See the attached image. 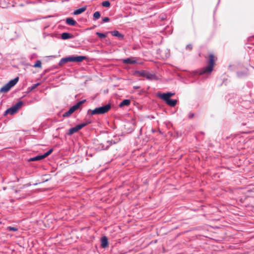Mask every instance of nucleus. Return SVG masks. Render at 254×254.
I'll return each instance as SVG.
<instances>
[{"label":"nucleus","mask_w":254,"mask_h":254,"mask_svg":"<svg viewBox=\"0 0 254 254\" xmlns=\"http://www.w3.org/2000/svg\"><path fill=\"white\" fill-rule=\"evenodd\" d=\"M40 85V83H36V84H33L32 86H31L30 88H29V89L30 91H32L34 89H35L38 86H39Z\"/></svg>","instance_id":"nucleus-26"},{"label":"nucleus","mask_w":254,"mask_h":254,"mask_svg":"<svg viewBox=\"0 0 254 254\" xmlns=\"http://www.w3.org/2000/svg\"><path fill=\"white\" fill-rule=\"evenodd\" d=\"M111 34L113 36L117 37L119 40H122L124 39V36L120 33L118 31L114 30L111 32Z\"/></svg>","instance_id":"nucleus-10"},{"label":"nucleus","mask_w":254,"mask_h":254,"mask_svg":"<svg viewBox=\"0 0 254 254\" xmlns=\"http://www.w3.org/2000/svg\"><path fill=\"white\" fill-rule=\"evenodd\" d=\"M86 59L85 56H76V57H67L64 58H62L59 63V65L60 66L63 65L66 63L67 62H81L83 60Z\"/></svg>","instance_id":"nucleus-3"},{"label":"nucleus","mask_w":254,"mask_h":254,"mask_svg":"<svg viewBox=\"0 0 254 254\" xmlns=\"http://www.w3.org/2000/svg\"><path fill=\"white\" fill-rule=\"evenodd\" d=\"M139 88V87H137V86L135 87V88H136V89H137V88Z\"/></svg>","instance_id":"nucleus-31"},{"label":"nucleus","mask_w":254,"mask_h":254,"mask_svg":"<svg viewBox=\"0 0 254 254\" xmlns=\"http://www.w3.org/2000/svg\"><path fill=\"white\" fill-rule=\"evenodd\" d=\"M101 246L103 248H106L108 246V239L106 236H104L101 238Z\"/></svg>","instance_id":"nucleus-11"},{"label":"nucleus","mask_w":254,"mask_h":254,"mask_svg":"<svg viewBox=\"0 0 254 254\" xmlns=\"http://www.w3.org/2000/svg\"><path fill=\"white\" fill-rule=\"evenodd\" d=\"M43 158H44V157L43 155H38V156H37L36 157L31 158L29 159V161H37V160H41V159H42Z\"/></svg>","instance_id":"nucleus-19"},{"label":"nucleus","mask_w":254,"mask_h":254,"mask_svg":"<svg viewBox=\"0 0 254 254\" xmlns=\"http://www.w3.org/2000/svg\"><path fill=\"white\" fill-rule=\"evenodd\" d=\"M139 74L142 76L145 77L148 80H155L158 79V78L154 74H152L145 71H140Z\"/></svg>","instance_id":"nucleus-6"},{"label":"nucleus","mask_w":254,"mask_h":254,"mask_svg":"<svg viewBox=\"0 0 254 254\" xmlns=\"http://www.w3.org/2000/svg\"><path fill=\"white\" fill-rule=\"evenodd\" d=\"M34 67H41V62L40 61L38 60L36 61L35 64L33 65Z\"/></svg>","instance_id":"nucleus-23"},{"label":"nucleus","mask_w":254,"mask_h":254,"mask_svg":"<svg viewBox=\"0 0 254 254\" xmlns=\"http://www.w3.org/2000/svg\"><path fill=\"white\" fill-rule=\"evenodd\" d=\"M86 125V124H79L73 127L70 128L68 130V132L67 133L68 135H71L73 133L77 132L78 130L81 129L82 128H83L84 127H85Z\"/></svg>","instance_id":"nucleus-7"},{"label":"nucleus","mask_w":254,"mask_h":254,"mask_svg":"<svg viewBox=\"0 0 254 254\" xmlns=\"http://www.w3.org/2000/svg\"><path fill=\"white\" fill-rule=\"evenodd\" d=\"M214 64V57L213 54H211L209 56V60L207 61V65L201 70L199 74L211 73L213 70Z\"/></svg>","instance_id":"nucleus-1"},{"label":"nucleus","mask_w":254,"mask_h":254,"mask_svg":"<svg viewBox=\"0 0 254 254\" xmlns=\"http://www.w3.org/2000/svg\"><path fill=\"white\" fill-rule=\"evenodd\" d=\"M109 18L107 17H105L104 18H103L102 19V21L104 22H108L109 21Z\"/></svg>","instance_id":"nucleus-28"},{"label":"nucleus","mask_w":254,"mask_h":254,"mask_svg":"<svg viewBox=\"0 0 254 254\" xmlns=\"http://www.w3.org/2000/svg\"><path fill=\"white\" fill-rule=\"evenodd\" d=\"M86 9V6L82 7L80 8H78V9L74 10L73 12V14H74V15L80 14L82 13V12H83L84 11H85Z\"/></svg>","instance_id":"nucleus-15"},{"label":"nucleus","mask_w":254,"mask_h":254,"mask_svg":"<svg viewBox=\"0 0 254 254\" xmlns=\"http://www.w3.org/2000/svg\"><path fill=\"white\" fill-rule=\"evenodd\" d=\"M23 103L22 101H19L17 102L15 105L12 106L10 108L6 110L5 113V114H10L13 115L16 112H17L18 109L20 108V107L22 106Z\"/></svg>","instance_id":"nucleus-5"},{"label":"nucleus","mask_w":254,"mask_h":254,"mask_svg":"<svg viewBox=\"0 0 254 254\" xmlns=\"http://www.w3.org/2000/svg\"><path fill=\"white\" fill-rule=\"evenodd\" d=\"M19 80V78L18 77L15 78L14 79L11 80L7 83L9 84L10 87L11 88L13 86H14L18 82Z\"/></svg>","instance_id":"nucleus-17"},{"label":"nucleus","mask_w":254,"mask_h":254,"mask_svg":"<svg viewBox=\"0 0 254 254\" xmlns=\"http://www.w3.org/2000/svg\"><path fill=\"white\" fill-rule=\"evenodd\" d=\"M86 101V100H83L77 102L75 105H73L70 109L72 110L73 112L77 110L81 105L84 103Z\"/></svg>","instance_id":"nucleus-9"},{"label":"nucleus","mask_w":254,"mask_h":254,"mask_svg":"<svg viewBox=\"0 0 254 254\" xmlns=\"http://www.w3.org/2000/svg\"><path fill=\"white\" fill-rule=\"evenodd\" d=\"M102 5L104 7H108L110 6V2L108 0L104 1L102 2Z\"/></svg>","instance_id":"nucleus-21"},{"label":"nucleus","mask_w":254,"mask_h":254,"mask_svg":"<svg viewBox=\"0 0 254 254\" xmlns=\"http://www.w3.org/2000/svg\"><path fill=\"white\" fill-rule=\"evenodd\" d=\"M100 16L101 15L99 11H96L93 14V18L95 20L99 19Z\"/></svg>","instance_id":"nucleus-22"},{"label":"nucleus","mask_w":254,"mask_h":254,"mask_svg":"<svg viewBox=\"0 0 254 254\" xmlns=\"http://www.w3.org/2000/svg\"><path fill=\"white\" fill-rule=\"evenodd\" d=\"M7 229L9 231H17V228H16V227H8L7 228Z\"/></svg>","instance_id":"nucleus-27"},{"label":"nucleus","mask_w":254,"mask_h":254,"mask_svg":"<svg viewBox=\"0 0 254 254\" xmlns=\"http://www.w3.org/2000/svg\"><path fill=\"white\" fill-rule=\"evenodd\" d=\"M174 95L175 93L167 92L166 93L160 94L158 96L164 101L167 105L171 107H174L176 105L177 101L170 98V97Z\"/></svg>","instance_id":"nucleus-2"},{"label":"nucleus","mask_w":254,"mask_h":254,"mask_svg":"<svg viewBox=\"0 0 254 254\" xmlns=\"http://www.w3.org/2000/svg\"><path fill=\"white\" fill-rule=\"evenodd\" d=\"M73 113V112L72 111V110L70 109H69L68 110V111H67V112H65L63 114V116L64 117H68L70 116Z\"/></svg>","instance_id":"nucleus-20"},{"label":"nucleus","mask_w":254,"mask_h":254,"mask_svg":"<svg viewBox=\"0 0 254 254\" xmlns=\"http://www.w3.org/2000/svg\"><path fill=\"white\" fill-rule=\"evenodd\" d=\"M115 142L112 140L107 141L104 143H102L99 144L97 149L98 150H102L107 149L111 145L114 144Z\"/></svg>","instance_id":"nucleus-8"},{"label":"nucleus","mask_w":254,"mask_h":254,"mask_svg":"<svg viewBox=\"0 0 254 254\" xmlns=\"http://www.w3.org/2000/svg\"><path fill=\"white\" fill-rule=\"evenodd\" d=\"M53 151V149H51L48 151H47V152L45 153L43 155L44 157V158H46V157H47L48 156H49L50 154H51Z\"/></svg>","instance_id":"nucleus-24"},{"label":"nucleus","mask_w":254,"mask_h":254,"mask_svg":"<svg viewBox=\"0 0 254 254\" xmlns=\"http://www.w3.org/2000/svg\"><path fill=\"white\" fill-rule=\"evenodd\" d=\"M194 116V114L193 113H190L189 115V116L188 117L189 118H192Z\"/></svg>","instance_id":"nucleus-30"},{"label":"nucleus","mask_w":254,"mask_h":254,"mask_svg":"<svg viewBox=\"0 0 254 254\" xmlns=\"http://www.w3.org/2000/svg\"><path fill=\"white\" fill-rule=\"evenodd\" d=\"M192 48V46L190 45V44H189V45H188L187 46H186V49H191Z\"/></svg>","instance_id":"nucleus-29"},{"label":"nucleus","mask_w":254,"mask_h":254,"mask_svg":"<svg viewBox=\"0 0 254 254\" xmlns=\"http://www.w3.org/2000/svg\"><path fill=\"white\" fill-rule=\"evenodd\" d=\"M11 87L9 85L8 83H6L5 85H4L3 87H2L0 89V92L2 93H6L8 92L10 89Z\"/></svg>","instance_id":"nucleus-14"},{"label":"nucleus","mask_w":254,"mask_h":254,"mask_svg":"<svg viewBox=\"0 0 254 254\" xmlns=\"http://www.w3.org/2000/svg\"><path fill=\"white\" fill-rule=\"evenodd\" d=\"M61 37L63 40H66L71 38L72 36L68 33L64 32L62 34Z\"/></svg>","instance_id":"nucleus-18"},{"label":"nucleus","mask_w":254,"mask_h":254,"mask_svg":"<svg viewBox=\"0 0 254 254\" xmlns=\"http://www.w3.org/2000/svg\"><path fill=\"white\" fill-rule=\"evenodd\" d=\"M123 62L124 64H134L137 63L136 60H133L132 58H127V59H124L123 60Z\"/></svg>","instance_id":"nucleus-12"},{"label":"nucleus","mask_w":254,"mask_h":254,"mask_svg":"<svg viewBox=\"0 0 254 254\" xmlns=\"http://www.w3.org/2000/svg\"><path fill=\"white\" fill-rule=\"evenodd\" d=\"M130 104V101L128 99H125L119 104L120 107H123L125 106H129Z\"/></svg>","instance_id":"nucleus-16"},{"label":"nucleus","mask_w":254,"mask_h":254,"mask_svg":"<svg viewBox=\"0 0 254 254\" xmlns=\"http://www.w3.org/2000/svg\"><path fill=\"white\" fill-rule=\"evenodd\" d=\"M110 109V105L107 104L102 107L96 108L92 110L90 109L88 111V113L90 114L91 115L103 114L108 112Z\"/></svg>","instance_id":"nucleus-4"},{"label":"nucleus","mask_w":254,"mask_h":254,"mask_svg":"<svg viewBox=\"0 0 254 254\" xmlns=\"http://www.w3.org/2000/svg\"><path fill=\"white\" fill-rule=\"evenodd\" d=\"M96 35L100 38H104L106 37V35L104 33L96 32Z\"/></svg>","instance_id":"nucleus-25"},{"label":"nucleus","mask_w":254,"mask_h":254,"mask_svg":"<svg viewBox=\"0 0 254 254\" xmlns=\"http://www.w3.org/2000/svg\"><path fill=\"white\" fill-rule=\"evenodd\" d=\"M65 21L69 25L75 26L76 24V22L72 18H67Z\"/></svg>","instance_id":"nucleus-13"}]
</instances>
